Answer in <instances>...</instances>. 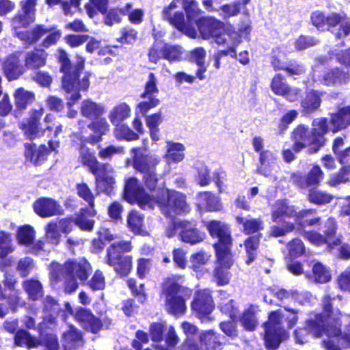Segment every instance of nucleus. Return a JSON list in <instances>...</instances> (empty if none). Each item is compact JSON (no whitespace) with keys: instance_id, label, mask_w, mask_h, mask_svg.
Masks as SVG:
<instances>
[{"instance_id":"nucleus-1","label":"nucleus","mask_w":350,"mask_h":350,"mask_svg":"<svg viewBox=\"0 0 350 350\" xmlns=\"http://www.w3.org/2000/svg\"><path fill=\"white\" fill-rule=\"evenodd\" d=\"M350 125V105L345 107L331 116L328 122L326 118H321L313 121V129L309 133L304 126L297 127L293 132L295 141L293 150L298 152L306 146H310V153H314L323 146V135L328 131L336 133Z\"/></svg>"},{"instance_id":"nucleus-2","label":"nucleus","mask_w":350,"mask_h":350,"mask_svg":"<svg viewBox=\"0 0 350 350\" xmlns=\"http://www.w3.org/2000/svg\"><path fill=\"white\" fill-rule=\"evenodd\" d=\"M206 227L212 237L219 239V242L215 244L217 266L215 271V277L219 285H225L229 282L230 273L228 270L232 265L230 247L231 237L228 227L217 221L207 222Z\"/></svg>"},{"instance_id":"nucleus-3","label":"nucleus","mask_w":350,"mask_h":350,"mask_svg":"<svg viewBox=\"0 0 350 350\" xmlns=\"http://www.w3.org/2000/svg\"><path fill=\"white\" fill-rule=\"evenodd\" d=\"M21 5L23 14L16 16L12 21L14 35L25 43L33 44L49 30L39 25L35 26L31 31L25 30L35 20L36 0H23Z\"/></svg>"},{"instance_id":"nucleus-4","label":"nucleus","mask_w":350,"mask_h":350,"mask_svg":"<svg viewBox=\"0 0 350 350\" xmlns=\"http://www.w3.org/2000/svg\"><path fill=\"white\" fill-rule=\"evenodd\" d=\"M57 57L61 63V70L64 72L62 87L67 93L68 105L71 107L81 97L79 90H86L90 85V74L84 73L79 77L77 72L72 70L67 53L62 49L57 51Z\"/></svg>"},{"instance_id":"nucleus-5","label":"nucleus","mask_w":350,"mask_h":350,"mask_svg":"<svg viewBox=\"0 0 350 350\" xmlns=\"http://www.w3.org/2000/svg\"><path fill=\"white\" fill-rule=\"evenodd\" d=\"M330 298L325 297L323 299L324 310L327 314V334L329 339L323 341V347L326 350H340L331 338H337L340 336L342 345L350 348V333H344L341 334L340 325L342 323H347L346 327L348 332H350V315H343L339 310L335 311L331 310L329 304Z\"/></svg>"},{"instance_id":"nucleus-6","label":"nucleus","mask_w":350,"mask_h":350,"mask_svg":"<svg viewBox=\"0 0 350 350\" xmlns=\"http://www.w3.org/2000/svg\"><path fill=\"white\" fill-rule=\"evenodd\" d=\"M79 159L81 163L88 166L92 173L96 176L98 189L109 193L115 184L112 166L109 164L98 165L94 154L83 145L80 147Z\"/></svg>"},{"instance_id":"nucleus-7","label":"nucleus","mask_w":350,"mask_h":350,"mask_svg":"<svg viewBox=\"0 0 350 350\" xmlns=\"http://www.w3.org/2000/svg\"><path fill=\"white\" fill-rule=\"evenodd\" d=\"M88 265L75 262H67L64 266L57 262H53L51 265L50 273L51 279L57 282L65 279V291L68 293L75 292L78 284L74 278L77 276L81 280L88 278L87 268Z\"/></svg>"},{"instance_id":"nucleus-8","label":"nucleus","mask_w":350,"mask_h":350,"mask_svg":"<svg viewBox=\"0 0 350 350\" xmlns=\"http://www.w3.org/2000/svg\"><path fill=\"white\" fill-rule=\"evenodd\" d=\"M191 295V290L183 287L173 279L168 278L163 284L161 297L165 299L166 310L174 315H182L187 309L185 300Z\"/></svg>"},{"instance_id":"nucleus-9","label":"nucleus","mask_w":350,"mask_h":350,"mask_svg":"<svg viewBox=\"0 0 350 350\" xmlns=\"http://www.w3.org/2000/svg\"><path fill=\"white\" fill-rule=\"evenodd\" d=\"M131 250L132 245L129 241L113 243L107 249V263L113 267L114 271L120 276L127 275L132 269V257L122 254V252H129Z\"/></svg>"},{"instance_id":"nucleus-10","label":"nucleus","mask_w":350,"mask_h":350,"mask_svg":"<svg viewBox=\"0 0 350 350\" xmlns=\"http://www.w3.org/2000/svg\"><path fill=\"white\" fill-rule=\"evenodd\" d=\"M312 213L311 209L297 211L293 206H288L286 202L278 201L273 206L271 216L274 222L280 221L282 217L284 215L289 218H294L296 224L306 226L315 225L320 221L319 217L308 219V217Z\"/></svg>"},{"instance_id":"nucleus-11","label":"nucleus","mask_w":350,"mask_h":350,"mask_svg":"<svg viewBox=\"0 0 350 350\" xmlns=\"http://www.w3.org/2000/svg\"><path fill=\"white\" fill-rule=\"evenodd\" d=\"M155 205L160 207L163 213L169 216L185 213L189 211L185 196L177 191L162 189L160 196L155 198Z\"/></svg>"},{"instance_id":"nucleus-12","label":"nucleus","mask_w":350,"mask_h":350,"mask_svg":"<svg viewBox=\"0 0 350 350\" xmlns=\"http://www.w3.org/2000/svg\"><path fill=\"white\" fill-rule=\"evenodd\" d=\"M284 318V314L281 310L270 313L268 321L265 323V341L267 348L275 349L279 346L281 336L284 334L282 327Z\"/></svg>"},{"instance_id":"nucleus-13","label":"nucleus","mask_w":350,"mask_h":350,"mask_svg":"<svg viewBox=\"0 0 350 350\" xmlns=\"http://www.w3.org/2000/svg\"><path fill=\"white\" fill-rule=\"evenodd\" d=\"M124 198L131 203L137 202L142 208H152L155 206V198L147 194L135 178H129L124 187Z\"/></svg>"},{"instance_id":"nucleus-14","label":"nucleus","mask_w":350,"mask_h":350,"mask_svg":"<svg viewBox=\"0 0 350 350\" xmlns=\"http://www.w3.org/2000/svg\"><path fill=\"white\" fill-rule=\"evenodd\" d=\"M215 306L211 293L208 290L196 293L191 308L202 323L211 321L213 318L210 314L214 310Z\"/></svg>"},{"instance_id":"nucleus-15","label":"nucleus","mask_w":350,"mask_h":350,"mask_svg":"<svg viewBox=\"0 0 350 350\" xmlns=\"http://www.w3.org/2000/svg\"><path fill=\"white\" fill-rule=\"evenodd\" d=\"M176 8H177L176 1H172L163 9V17L188 37L196 38L197 37L196 29L189 23H184V16L182 12H175L173 16L171 15V11Z\"/></svg>"},{"instance_id":"nucleus-16","label":"nucleus","mask_w":350,"mask_h":350,"mask_svg":"<svg viewBox=\"0 0 350 350\" xmlns=\"http://www.w3.org/2000/svg\"><path fill=\"white\" fill-rule=\"evenodd\" d=\"M44 112L42 107L38 109H31L29 112V117L27 123L21 124V128L24 133L30 139L41 137L44 135L45 129L41 126L40 119Z\"/></svg>"},{"instance_id":"nucleus-17","label":"nucleus","mask_w":350,"mask_h":350,"mask_svg":"<svg viewBox=\"0 0 350 350\" xmlns=\"http://www.w3.org/2000/svg\"><path fill=\"white\" fill-rule=\"evenodd\" d=\"M201 37L204 40L217 37L224 30V23L213 17H202L197 22Z\"/></svg>"},{"instance_id":"nucleus-18","label":"nucleus","mask_w":350,"mask_h":350,"mask_svg":"<svg viewBox=\"0 0 350 350\" xmlns=\"http://www.w3.org/2000/svg\"><path fill=\"white\" fill-rule=\"evenodd\" d=\"M324 321L321 319V315L317 317L316 321H309L307 322L308 328H299L295 331V338L297 343L304 344L308 342V333L310 332L315 337H321L323 333L327 336L326 329L327 327L324 329L320 323H323Z\"/></svg>"},{"instance_id":"nucleus-19","label":"nucleus","mask_w":350,"mask_h":350,"mask_svg":"<svg viewBox=\"0 0 350 350\" xmlns=\"http://www.w3.org/2000/svg\"><path fill=\"white\" fill-rule=\"evenodd\" d=\"M131 152L133 154V167L142 173L152 172L159 163L156 157L145 154L139 148H134Z\"/></svg>"},{"instance_id":"nucleus-20","label":"nucleus","mask_w":350,"mask_h":350,"mask_svg":"<svg viewBox=\"0 0 350 350\" xmlns=\"http://www.w3.org/2000/svg\"><path fill=\"white\" fill-rule=\"evenodd\" d=\"M35 212L41 217H49L63 213L61 205L52 198H40L33 204Z\"/></svg>"},{"instance_id":"nucleus-21","label":"nucleus","mask_w":350,"mask_h":350,"mask_svg":"<svg viewBox=\"0 0 350 350\" xmlns=\"http://www.w3.org/2000/svg\"><path fill=\"white\" fill-rule=\"evenodd\" d=\"M323 178V172L321 167L314 165L306 176L294 174L291 176V181L301 188H306L311 185H319Z\"/></svg>"},{"instance_id":"nucleus-22","label":"nucleus","mask_w":350,"mask_h":350,"mask_svg":"<svg viewBox=\"0 0 350 350\" xmlns=\"http://www.w3.org/2000/svg\"><path fill=\"white\" fill-rule=\"evenodd\" d=\"M75 317L88 330L96 333L100 329L101 323L100 321L89 310L83 308L77 309Z\"/></svg>"},{"instance_id":"nucleus-23","label":"nucleus","mask_w":350,"mask_h":350,"mask_svg":"<svg viewBox=\"0 0 350 350\" xmlns=\"http://www.w3.org/2000/svg\"><path fill=\"white\" fill-rule=\"evenodd\" d=\"M3 69L7 78L14 80L23 72L24 68L19 62V58L16 55H10L3 63Z\"/></svg>"},{"instance_id":"nucleus-24","label":"nucleus","mask_w":350,"mask_h":350,"mask_svg":"<svg viewBox=\"0 0 350 350\" xmlns=\"http://www.w3.org/2000/svg\"><path fill=\"white\" fill-rule=\"evenodd\" d=\"M215 42L218 44L226 46L228 49V54L232 52V56L235 57L234 49L241 42V35L235 31L221 33L215 39Z\"/></svg>"},{"instance_id":"nucleus-25","label":"nucleus","mask_w":350,"mask_h":350,"mask_svg":"<svg viewBox=\"0 0 350 350\" xmlns=\"http://www.w3.org/2000/svg\"><path fill=\"white\" fill-rule=\"evenodd\" d=\"M81 114L89 119L98 118L105 112L104 105L92 101L90 99H86L82 101L81 105Z\"/></svg>"},{"instance_id":"nucleus-26","label":"nucleus","mask_w":350,"mask_h":350,"mask_svg":"<svg viewBox=\"0 0 350 350\" xmlns=\"http://www.w3.org/2000/svg\"><path fill=\"white\" fill-rule=\"evenodd\" d=\"M185 146L180 143L168 142L164 158L168 164L179 163L185 158Z\"/></svg>"},{"instance_id":"nucleus-27","label":"nucleus","mask_w":350,"mask_h":350,"mask_svg":"<svg viewBox=\"0 0 350 350\" xmlns=\"http://www.w3.org/2000/svg\"><path fill=\"white\" fill-rule=\"evenodd\" d=\"M180 225L183 228L180 232L181 240L185 243L196 244L202 241L204 234L198 232L191 224L187 221H180Z\"/></svg>"},{"instance_id":"nucleus-28","label":"nucleus","mask_w":350,"mask_h":350,"mask_svg":"<svg viewBox=\"0 0 350 350\" xmlns=\"http://www.w3.org/2000/svg\"><path fill=\"white\" fill-rule=\"evenodd\" d=\"M326 25L329 27H335L340 25L341 31L338 34V38L350 35V18L332 13L327 16Z\"/></svg>"},{"instance_id":"nucleus-29","label":"nucleus","mask_w":350,"mask_h":350,"mask_svg":"<svg viewBox=\"0 0 350 350\" xmlns=\"http://www.w3.org/2000/svg\"><path fill=\"white\" fill-rule=\"evenodd\" d=\"M197 205L200 210L217 211L220 208V203L218 198L210 192L199 193L197 198Z\"/></svg>"},{"instance_id":"nucleus-30","label":"nucleus","mask_w":350,"mask_h":350,"mask_svg":"<svg viewBox=\"0 0 350 350\" xmlns=\"http://www.w3.org/2000/svg\"><path fill=\"white\" fill-rule=\"evenodd\" d=\"M13 96L16 110L25 109L27 105L35 100V94L23 88L16 89L14 91Z\"/></svg>"},{"instance_id":"nucleus-31","label":"nucleus","mask_w":350,"mask_h":350,"mask_svg":"<svg viewBox=\"0 0 350 350\" xmlns=\"http://www.w3.org/2000/svg\"><path fill=\"white\" fill-rule=\"evenodd\" d=\"M130 114V107L126 103H122L112 108L108 117L113 125L118 126L122 122L127 119Z\"/></svg>"},{"instance_id":"nucleus-32","label":"nucleus","mask_w":350,"mask_h":350,"mask_svg":"<svg viewBox=\"0 0 350 350\" xmlns=\"http://www.w3.org/2000/svg\"><path fill=\"white\" fill-rule=\"evenodd\" d=\"M83 345L81 334L76 328L69 327L68 330L63 334V345L65 350L75 349Z\"/></svg>"},{"instance_id":"nucleus-33","label":"nucleus","mask_w":350,"mask_h":350,"mask_svg":"<svg viewBox=\"0 0 350 350\" xmlns=\"http://www.w3.org/2000/svg\"><path fill=\"white\" fill-rule=\"evenodd\" d=\"M46 53L43 50L29 52L25 55V65L29 69H37L45 65Z\"/></svg>"},{"instance_id":"nucleus-34","label":"nucleus","mask_w":350,"mask_h":350,"mask_svg":"<svg viewBox=\"0 0 350 350\" xmlns=\"http://www.w3.org/2000/svg\"><path fill=\"white\" fill-rule=\"evenodd\" d=\"M47 151V148L44 146L37 148L35 144H26L25 156L33 163L38 164L45 159Z\"/></svg>"},{"instance_id":"nucleus-35","label":"nucleus","mask_w":350,"mask_h":350,"mask_svg":"<svg viewBox=\"0 0 350 350\" xmlns=\"http://www.w3.org/2000/svg\"><path fill=\"white\" fill-rule=\"evenodd\" d=\"M211 255L200 251L191 255L189 262L190 267L194 271L202 273L206 271V265L210 261Z\"/></svg>"},{"instance_id":"nucleus-36","label":"nucleus","mask_w":350,"mask_h":350,"mask_svg":"<svg viewBox=\"0 0 350 350\" xmlns=\"http://www.w3.org/2000/svg\"><path fill=\"white\" fill-rule=\"evenodd\" d=\"M250 0H238L232 3H227L221 5L217 10L219 16L224 19L237 16L241 11V5H246Z\"/></svg>"},{"instance_id":"nucleus-37","label":"nucleus","mask_w":350,"mask_h":350,"mask_svg":"<svg viewBox=\"0 0 350 350\" xmlns=\"http://www.w3.org/2000/svg\"><path fill=\"white\" fill-rule=\"evenodd\" d=\"M128 225L135 234L148 235V231L143 225V217L136 211H131L128 216Z\"/></svg>"},{"instance_id":"nucleus-38","label":"nucleus","mask_w":350,"mask_h":350,"mask_svg":"<svg viewBox=\"0 0 350 350\" xmlns=\"http://www.w3.org/2000/svg\"><path fill=\"white\" fill-rule=\"evenodd\" d=\"M219 296V308L221 312L229 315L232 320H234L237 317L238 308L234 306V301L228 299L224 292H220Z\"/></svg>"},{"instance_id":"nucleus-39","label":"nucleus","mask_w":350,"mask_h":350,"mask_svg":"<svg viewBox=\"0 0 350 350\" xmlns=\"http://www.w3.org/2000/svg\"><path fill=\"white\" fill-rule=\"evenodd\" d=\"M312 273L314 281L318 283H326L330 281L332 276L329 270L319 262L313 263Z\"/></svg>"},{"instance_id":"nucleus-40","label":"nucleus","mask_w":350,"mask_h":350,"mask_svg":"<svg viewBox=\"0 0 350 350\" xmlns=\"http://www.w3.org/2000/svg\"><path fill=\"white\" fill-rule=\"evenodd\" d=\"M14 344L16 346H26L28 348H32L38 347L39 342L27 332L21 329L18 330L15 334Z\"/></svg>"},{"instance_id":"nucleus-41","label":"nucleus","mask_w":350,"mask_h":350,"mask_svg":"<svg viewBox=\"0 0 350 350\" xmlns=\"http://www.w3.org/2000/svg\"><path fill=\"white\" fill-rule=\"evenodd\" d=\"M132 8L133 5L129 3L122 8L110 10L105 17V23L109 26H111L115 23H119L121 21L120 15H126L129 10L132 9Z\"/></svg>"},{"instance_id":"nucleus-42","label":"nucleus","mask_w":350,"mask_h":350,"mask_svg":"<svg viewBox=\"0 0 350 350\" xmlns=\"http://www.w3.org/2000/svg\"><path fill=\"white\" fill-rule=\"evenodd\" d=\"M36 232L31 226L25 225L21 227L17 232V240L20 244L28 246L33 243Z\"/></svg>"},{"instance_id":"nucleus-43","label":"nucleus","mask_w":350,"mask_h":350,"mask_svg":"<svg viewBox=\"0 0 350 350\" xmlns=\"http://www.w3.org/2000/svg\"><path fill=\"white\" fill-rule=\"evenodd\" d=\"M96 214L92 208L89 211L81 210L80 214L75 219V223L82 230H91L94 226V221L88 219V216L93 217Z\"/></svg>"},{"instance_id":"nucleus-44","label":"nucleus","mask_w":350,"mask_h":350,"mask_svg":"<svg viewBox=\"0 0 350 350\" xmlns=\"http://www.w3.org/2000/svg\"><path fill=\"white\" fill-rule=\"evenodd\" d=\"M45 239L46 243L52 245H57L59 243L61 234L57 222L51 221L46 226Z\"/></svg>"},{"instance_id":"nucleus-45","label":"nucleus","mask_w":350,"mask_h":350,"mask_svg":"<svg viewBox=\"0 0 350 350\" xmlns=\"http://www.w3.org/2000/svg\"><path fill=\"white\" fill-rule=\"evenodd\" d=\"M334 198V196L325 191L318 189H311L308 194V200L317 204H325L329 203Z\"/></svg>"},{"instance_id":"nucleus-46","label":"nucleus","mask_w":350,"mask_h":350,"mask_svg":"<svg viewBox=\"0 0 350 350\" xmlns=\"http://www.w3.org/2000/svg\"><path fill=\"white\" fill-rule=\"evenodd\" d=\"M89 126L95 133L99 135L91 139L92 143L99 142L101 139V135L105 134L109 129V125L105 118H96V120L92 121Z\"/></svg>"},{"instance_id":"nucleus-47","label":"nucleus","mask_w":350,"mask_h":350,"mask_svg":"<svg viewBox=\"0 0 350 350\" xmlns=\"http://www.w3.org/2000/svg\"><path fill=\"white\" fill-rule=\"evenodd\" d=\"M237 221L243 226V231L246 234L254 233L262 229V222L259 219H245L241 217H236Z\"/></svg>"},{"instance_id":"nucleus-48","label":"nucleus","mask_w":350,"mask_h":350,"mask_svg":"<svg viewBox=\"0 0 350 350\" xmlns=\"http://www.w3.org/2000/svg\"><path fill=\"white\" fill-rule=\"evenodd\" d=\"M241 322L243 327L249 331H253L256 329L258 321L256 318V311L253 307H250L245 310L242 315Z\"/></svg>"},{"instance_id":"nucleus-49","label":"nucleus","mask_w":350,"mask_h":350,"mask_svg":"<svg viewBox=\"0 0 350 350\" xmlns=\"http://www.w3.org/2000/svg\"><path fill=\"white\" fill-rule=\"evenodd\" d=\"M326 230L325 231L327 237V244L329 247L338 245L340 243V238H334L336 230V224L334 218H329L325 224Z\"/></svg>"},{"instance_id":"nucleus-50","label":"nucleus","mask_w":350,"mask_h":350,"mask_svg":"<svg viewBox=\"0 0 350 350\" xmlns=\"http://www.w3.org/2000/svg\"><path fill=\"white\" fill-rule=\"evenodd\" d=\"M183 7L188 21H196L197 23L199 20L197 18L201 14V10L198 8V2L196 0H185Z\"/></svg>"},{"instance_id":"nucleus-51","label":"nucleus","mask_w":350,"mask_h":350,"mask_svg":"<svg viewBox=\"0 0 350 350\" xmlns=\"http://www.w3.org/2000/svg\"><path fill=\"white\" fill-rule=\"evenodd\" d=\"M163 56L165 59L170 61H179L183 53V49L179 45L166 44L163 49Z\"/></svg>"},{"instance_id":"nucleus-52","label":"nucleus","mask_w":350,"mask_h":350,"mask_svg":"<svg viewBox=\"0 0 350 350\" xmlns=\"http://www.w3.org/2000/svg\"><path fill=\"white\" fill-rule=\"evenodd\" d=\"M90 3L85 5L88 15L92 18L96 14L94 8L101 13L106 12L108 8V0H89Z\"/></svg>"},{"instance_id":"nucleus-53","label":"nucleus","mask_w":350,"mask_h":350,"mask_svg":"<svg viewBox=\"0 0 350 350\" xmlns=\"http://www.w3.org/2000/svg\"><path fill=\"white\" fill-rule=\"evenodd\" d=\"M259 239L256 237H251L245 241V247L247 255L245 262L247 265H250L255 259Z\"/></svg>"},{"instance_id":"nucleus-54","label":"nucleus","mask_w":350,"mask_h":350,"mask_svg":"<svg viewBox=\"0 0 350 350\" xmlns=\"http://www.w3.org/2000/svg\"><path fill=\"white\" fill-rule=\"evenodd\" d=\"M321 103L319 94L315 92H309L305 99L302 101L301 105L307 113H310L317 109Z\"/></svg>"},{"instance_id":"nucleus-55","label":"nucleus","mask_w":350,"mask_h":350,"mask_svg":"<svg viewBox=\"0 0 350 350\" xmlns=\"http://www.w3.org/2000/svg\"><path fill=\"white\" fill-rule=\"evenodd\" d=\"M23 287L32 299H38L42 295V285L38 280H27Z\"/></svg>"},{"instance_id":"nucleus-56","label":"nucleus","mask_w":350,"mask_h":350,"mask_svg":"<svg viewBox=\"0 0 350 350\" xmlns=\"http://www.w3.org/2000/svg\"><path fill=\"white\" fill-rule=\"evenodd\" d=\"M200 342L206 347V350H217L219 347V344L217 341L213 331H206L201 334Z\"/></svg>"},{"instance_id":"nucleus-57","label":"nucleus","mask_w":350,"mask_h":350,"mask_svg":"<svg viewBox=\"0 0 350 350\" xmlns=\"http://www.w3.org/2000/svg\"><path fill=\"white\" fill-rule=\"evenodd\" d=\"M0 257L4 258L14 250L11 237L5 232H0Z\"/></svg>"},{"instance_id":"nucleus-58","label":"nucleus","mask_w":350,"mask_h":350,"mask_svg":"<svg viewBox=\"0 0 350 350\" xmlns=\"http://www.w3.org/2000/svg\"><path fill=\"white\" fill-rule=\"evenodd\" d=\"M157 79L153 73H150L146 83L144 92L142 94L143 98L146 97H156L159 92L157 87Z\"/></svg>"},{"instance_id":"nucleus-59","label":"nucleus","mask_w":350,"mask_h":350,"mask_svg":"<svg viewBox=\"0 0 350 350\" xmlns=\"http://www.w3.org/2000/svg\"><path fill=\"white\" fill-rule=\"evenodd\" d=\"M349 79L347 73L340 72L338 69H335L328 72L324 77L325 83L327 85L335 84L338 82L346 81Z\"/></svg>"},{"instance_id":"nucleus-60","label":"nucleus","mask_w":350,"mask_h":350,"mask_svg":"<svg viewBox=\"0 0 350 350\" xmlns=\"http://www.w3.org/2000/svg\"><path fill=\"white\" fill-rule=\"evenodd\" d=\"M288 85L280 75L273 78L271 88L275 94L284 96L288 92Z\"/></svg>"},{"instance_id":"nucleus-61","label":"nucleus","mask_w":350,"mask_h":350,"mask_svg":"<svg viewBox=\"0 0 350 350\" xmlns=\"http://www.w3.org/2000/svg\"><path fill=\"white\" fill-rule=\"evenodd\" d=\"M114 131L115 136L119 139H126L128 141L136 140L138 139V135L132 131L125 125L116 126Z\"/></svg>"},{"instance_id":"nucleus-62","label":"nucleus","mask_w":350,"mask_h":350,"mask_svg":"<svg viewBox=\"0 0 350 350\" xmlns=\"http://www.w3.org/2000/svg\"><path fill=\"white\" fill-rule=\"evenodd\" d=\"M76 187L77 194L85 200L91 207H93L94 198L88 185L85 183H79Z\"/></svg>"},{"instance_id":"nucleus-63","label":"nucleus","mask_w":350,"mask_h":350,"mask_svg":"<svg viewBox=\"0 0 350 350\" xmlns=\"http://www.w3.org/2000/svg\"><path fill=\"white\" fill-rule=\"evenodd\" d=\"M145 99L147 100L140 102L137 107L138 112L143 116H145L150 109L156 107L160 102L156 97H146Z\"/></svg>"},{"instance_id":"nucleus-64","label":"nucleus","mask_w":350,"mask_h":350,"mask_svg":"<svg viewBox=\"0 0 350 350\" xmlns=\"http://www.w3.org/2000/svg\"><path fill=\"white\" fill-rule=\"evenodd\" d=\"M88 38V35L69 34L66 36L64 40L68 45L75 48L82 45Z\"/></svg>"}]
</instances>
